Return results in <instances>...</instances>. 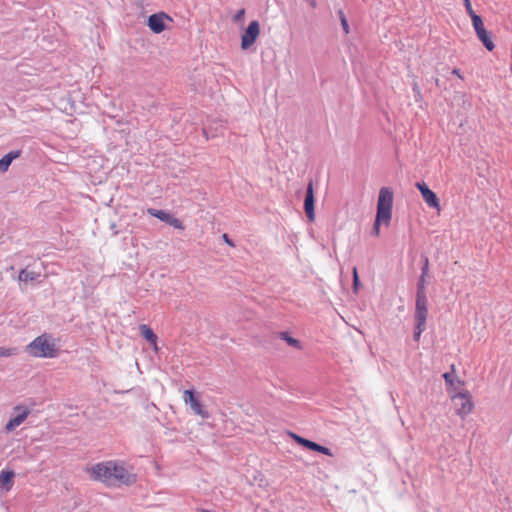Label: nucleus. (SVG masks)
<instances>
[{
  "instance_id": "c756f323",
  "label": "nucleus",
  "mask_w": 512,
  "mask_h": 512,
  "mask_svg": "<svg viewBox=\"0 0 512 512\" xmlns=\"http://www.w3.org/2000/svg\"><path fill=\"white\" fill-rule=\"evenodd\" d=\"M309 3H310L311 6H315L316 5L315 0H309Z\"/></svg>"
},
{
  "instance_id": "c85d7f7f",
  "label": "nucleus",
  "mask_w": 512,
  "mask_h": 512,
  "mask_svg": "<svg viewBox=\"0 0 512 512\" xmlns=\"http://www.w3.org/2000/svg\"><path fill=\"white\" fill-rule=\"evenodd\" d=\"M452 73H453L454 75H457L459 78H462V76L460 75V73H459V70H458V69H454V70L452 71Z\"/></svg>"
},
{
  "instance_id": "bb28decb",
  "label": "nucleus",
  "mask_w": 512,
  "mask_h": 512,
  "mask_svg": "<svg viewBox=\"0 0 512 512\" xmlns=\"http://www.w3.org/2000/svg\"><path fill=\"white\" fill-rule=\"evenodd\" d=\"M288 342L289 345H292V346H297L298 345V341L294 338H291V337H286L285 338Z\"/></svg>"
},
{
  "instance_id": "aec40b11",
  "label": "nucleus",
  "mask_w": 512,
  "mask_h": 512,
  "mask_svg": "<svg viewBox=\"0 0 512 512\" xmlns=\"http://www.w3.org/2000/svg\"><path fill=\"white\" fill-rule=\"evenodd\" d=\"M18 353L17 348L14 347H1L0 348V357H10L14 356Z\"/></svg>"
},
{
  "instance_id": "5701e85b",
  "label": "nucleus",
  "mask_w": 512,
  "mask_h": 512,
  "mask_svg": "<svg viewBox=\"0 0 512 512\" xmlns=\"http://www.w3.org/2000/svg\"><path fill=\"white\" fill-rule=\"evenodd\" d=\"M424 329H425L424 325H420V326H419V324L415 325V332H414V340L415 341H419L421 333L424 331Z\"/></svg>"
},
{
  "instance_id": "7c9ffc66",
  "label": "nucleus",
  "mask_w": 512,
  "mask_h": 512,
  "mask_svg": "<svg viewBox=\"0 0 512 512\" xmlns=\"http://www.w3.org/2000/svg\"><path fill=\"white\" fill-rule=\"evenodd\" d=\"M204 133L206 134V136L208 137V131L206 129H204Z\"/></svg>"
},
{
  "instance_id": "a878e982",
  "label": "nucleus",
  "mask_w": 512,
  "mask_h": 512,
  "mask_svg": "<svg viewBox=\"0 0 512 512\" xmlns=\"http://www.w3.org/2000/svg\"><path fill=\"white\" fill-rule=\"evenodd\" d=\"M465 7L467 9V12L471 16V19L473 20V15H476L475 12L472 9L471 3L469 0H465Z\"/></svg>"
},
{
  "instance_id": "393cba45",
  "label": "nucleus",
  "mask_w": 512,
  "mask_h": 512,
  "mask_svg": "<svg viewBox=\"0 0 512 512\" xmlns=\"http://www.w3.org/2000/svg\"><path fill=\"white\" fill-rule=\"evenodd\" d=\"M359 286H360V280H359V277L357 274V270L354 267V292H356L358 290Z\"/></svg>"
},
{
  "instance_id": "39448f33",
  "label": "nucleus",
  "mask_w": 512,
  "mask_h": 512,
  "mask_svg": "<svg viewBox=\"0 0 512 512\" xmlns=\"http://www.w3.org/2000/svg\"><path fill=\"white\" fill-rule=\"evenodd\" d=\"M260 35V24L258 21H251L241 35V48L248 50Z\"/></svg>"
},
{
  "instance_id": "f3484780",
  "label": "nucleus",
  "mask_w": 512,
  "mask_h": 512,
  "mask_svg": "<svg viewBox=\"0 0 512 512\" xmlns=\"http://www.w3.org/2000/svg\"><path fill=\"white\" fill-rule=\"evenodd\" d=\"M14 476H15V474L13 471H7V470L1 471L0 484L4 490L8 491L11 489V487L13 486V482H14Z\"/></svg>"
},
{
  "instance_id": "f03ea898",
  "label": "nucleus",
  "mask_w": 512,
  "mask_h": 512,
  "mask_svg": "<svg viewBox=\"0 0 512 512\" xmlns=\"http://www.w3.org/2000/svg\"><path fill=\"white\" fill-rule=\"evenodd\" d=\"M393 191L388 187H382L379 191L377 202L376 219L372 227L371 234L379 236L380 225H390L392 218Z\"/></svg>"
},
{
  "instance_id": "6e6552de",
  "label": "nucleus",
  "mask_w": 512,
  "mask_h": 512,
  "mask_svg": "<svg viewBox=\"0 0 512 512\" xmlns=\"http://www.w3.org/2000/svg\"><path fill=\"white\" fill-rule=\"evenodd\" d=\"M452 401L454 403L457 414L460 416H466L472 411L473 404L467 392H459L458 394L452 396Z\"/></svg>"
},
{
  "instance_id": "423d86ee",
  "label": "nucleus",
  "mask_w": 512,
  "mask_h": 512,
  "mask_svg": "<svg viewBox=\"0 0 512 512\" xmlns=\"http://www.w3.org/2000/svg\"><path fill=\"white\" fill-rule=\"evenodd\" d=\"M30 414V409L24 405H17L14 407L12 415L7 422L5 429L7 432L15 430L20 426Z\"/></svg>"
},
{
  "instance_id": "cd10ccee",
  "label": "nucleus",
  "mask_w": 512,
  "mask_h": 512,
  "mask_svg": "<svg viewBox=\"0 0 512 512\" xmlns=\"http://www.w3.org/2000/svg\"><path fill=\"white\" fill-rule=\"evenodd\" d=\"M223 239H224V241H225L227 244L232 245V243H231V241L229 240V238H228L227 234H224V235H223Z\"/></svg>"
},
{
  "instance_id": "0eeeda50",
  "label": "nucleus",
  "mask_w": 512,
  "mask_h": 512,
  "mask_svg": "<svg viewBox=\"0 0 512 512\" xmlns=\"http://www.w3.org/2000/svg\"><path fill=\"white\" fill-rule=\"evenodd\" d=\"M472 23L479 40L483 43L487 50L492 51L495 46L490 37V33L484 27L481 17L478 15H473Z\"/></svg>"
},
{
  "instance_id": "20e7f679",
  "label": "nucleus",
  "mask_w": 512,
  "mask_h": 512,
  "mask_svg": "<svg viewBox=\"0 0 512 512\" xmlns=\"http://www.w3.org/2000/svg\"><path fill=\"white\" fill-rule=\"evenodd\" d=\"M184 402L190 406L194 414L200 416L202 419L209 418L208 411L201 403L200 396L190 390H185L183 393Z\"/></svg>"
},
{
  "instance_id": "4468645a",
  "label": "nucleus",
  "mask_w": 512,
  "mask_h": 512,
  "mask_svg": "<svg viewBox=\"0 0 512 512\" xmlns=\"http://www.w3.org/2000/svg\"><path fill=\"white\" fill-rule=\"evenodd\" d=\"M304 210L310 221H313L315 218L314 212V193H313V184L310 182L307 186V192L304 201Z\"/></svg>"
},
{
  "instance_id": "dca6fc26",
  "label": "nucleus",
  "mask_w": 512,
  "mask_h": 512,
  "mask_svg": "<svg viewBox=\"0 0 512 512\" xmlns=\"http://www.w3.org/2000/svg\"><path fill=\"white\" fill-rule=\"evenodd\" d=\"M139 330L141 335L153 346L154 351L157 352V336L154 334L152 329L149 326L142 324L139 326Z\"/></svg>"
},
{
  "instance_id": "9b49d317",
  "label": "nucleus",
  "mask_w": 512,
  "mask_h": 512,
  "mask_svg": "<svg viewBox=\"0 0 512 512\" xmlns=\"http://www.w3.org/2000/svg\"><path fill=\"white\" fill-rule=\"evenodd\" d=\"M427 315H428V310H427L426 294H416V304H415L416 324H419V326L420 325L425 326Z\"/></svg>"
},
{
  "instance_id": "f257e3e1",
  "label": "nucleus",
  "mask_w": 512,
  "mask_h": 512,
  "mask_svg": "<svg viewBox=\"0 0 512 512\" xmlns=\"http://www.w3.org/2000/svg\"><path fill=\"white\" fill-rule=\"evenodd\" d=\"M86 472L91 479L107 485H129L135 482V475L122 461L109 460L99 462L87 467Z\"/></svg>"
},
{
  "instance_id": "b1692460",
  "label": "nucleus",
  "mask_w": 512,
  "mask_h": 512,
  "mask_svg": "<svg viewBox=\"0 0 512 512\" xmlns=\"http://www.w3.org/2000/svg\"><path fill=\"white\" fill-rule=\"evenodd\" d=\"M244 16H245V10L244 9H240L237 11V13L234 15L233 17V20L235 22H241L243 19H244Z\"/></svg>"
},
{
  "instance_id": "7ed1b4c3",
  "label": "nucleus",
  "mask_w": 512,
  "mask_h": 512,
  "mask_svg": "<svg viewBox=\"0 0 512 512\" xmlns=\"http://www.w3.org/2000/svg\"><path fill=\"white\" fill-rule=\"evenodd\" d=\"M27 354L35 358H56L59 355L57 339L50 334L44 333L36 337L25 348Z\"/></svg>"
},
{
  "instance_id": "2eb2a0df",
  "label": "nucleus",
  "mask_w": 512,
  "mask_h": 512,
  "mask_svg": "<svg viewBox=\"0 0 512 512\" xmlns=\"http://www.w3.org/2000/svg\"><path fill=\"white\" fill-rule=\"evenodd\" d=\"M423 266L421 268V275L417 282V291L416 294H426L425 285H426V277L429 272V259L426 256H422Z\"/></svg>"
},
{
  "instance_id": "6ab92c4d",
  "label": "nucleus",
  "mask_w": 512,
  "mask_h": 512,
  "mask_svg": "<svg viewBox=\"0 0 512 512\" xmlns=\"http://www.w3.org/2000/svg\"><path fill=\"white\" fill-rule=\"evenodd\" d=\"M41 276L40 271H35L29 268L23 269L19 274V280L23 282L35 281Z\"/></svg>"
},
{
  "instance_id": "f8f14e48",
  "label": "nucleus",
  "mask_w": 512,
  "mask_h": 512,
  "mask_svg": "<svg viewBox=\"0 0 512 512\" xmlns=\"http://www.w3.org/2000/svg\"><path fill=\"white\" fill-rule=\"evenodd\" d=\"M289 436L296 442L298 443L299 445L303 446L304 448L306 449H310V450H313V451H316V452H319V453H322V454H325V455H328V456H332V453L330 451V449L324 447V446H321L313 441H310L308 439H305L293 432H290L289 433Z\"/></svg>"
},
{
  "instance_id": "9d476101",
  "label": "nucleus",
  "mask_w": 512,
  "mask_h": 512,
  "mask_svg": "<svg viewBox=\"0 0 512 512\" xmlns=\"http://www.w3.org/2000/svg\"><path fill=\"white\" fill-rule=\"evenodd\" d=\"M415 186L420 191L423 200L429 207L434 208L437 211L441 210L438 197L424 182H417Z\"/></svg>"
},
{
  "instance_id": "412c9836",
  "label": "nucleus",
  "mask_w": 512,
  "mask_h": 512,
  "mask_svg": "<svg viewBox=\"0 0 512 512\" xmlns=\"http://www.w3.org/2000/svg\"><path fill=\"white\" fill-rule=\"evenodd\" d=\"M338 14H339V18H340L344 32L349 33V24H348L346 17L344 16V13L342 11H339Z\"/></svg>"
},
{
  "instance_id": "a211bd4d",
  "label": "nucleus",
  "mask_w": 512,
  "mask_h": 512,
  "mask_svg": "<svg viewBox=\"0 0 512 512\" xmlns=\"http://www.w3.org/2000/svg\"><path fill=\"white\" fill-rule=\"evenodd\" d=\"M20 156L19 151H11L0 159V171L6 172L11 165L12 161Z\"/></svg>"
},
{
  "instance_id": "4be33fe9",
  "label": "nucleus",
  "mask_w": 512,
  "mask_h": 512,
  "mask_svg": "<svg viewBox=\"0 0 512 512\" xmlns=\"http://www.w3.org/2000/svg\"><path fill=\"white\" fill-rule=\"evenodd\" d=\"M443 378L445 379L446 384L449 386V388L456 389L454 380L452 378L451 373L447 372L443 374Z\"/></svg>"
},
{
  "instance_id": "ddd939ff",
  "label": "nucleus",
  "mask_w": 512,
  "mask_h": 512,
  "mask_svg": "<svg viewBox=\"0 0 512 512\" xmlns=\"http://www.w3.org/2000/svg\"><path fill=\"white\" fill-rule=\"evenodd\" d=\"M148 213L166 223L173 226L176 229H184L183 223L178 218L173 217L169 213H166L162 210H156V209H148Z\"/></svg>"
},
{
  "instance_id": "1a4fd4ad",
  "label": "nucleus",
  "mask_w": 512,
  "mask_h": 512,
  "mask_svg": "<svg viewBox=\"0 0 512 512\" xmlns=\"http://www.w3.org/2000/svg\"><path fill=\"white\" fill-rule=\"evenodd\" d=\"M169 22H172V19L170 16H168L165 13H156L148 18V27L153 31L154 33H161L167 28V24Z\"/></svg>"
}]
</instances>
